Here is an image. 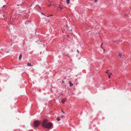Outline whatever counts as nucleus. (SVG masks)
I'll use <instances>...</instances> for the list:
<instances>
[{
	"instance_id": "f3484780",
	"label": "nucleus",
	"mask_w": 131,
	"mask_h": 131,
	"mask_svg": "<svg viewBox=\"0 0 131 131\" xmlns=\"http://www.w3.org/2000/svg\"><path fill=\"white\" fill-rule=\"evenodd\" d=\"M112 73H109V75H112Z\"/></svg>"
},
{
	"instance_id": "2eb2a0df",
	"label": "nucleus",
	"mask_w": 131,
	"mask_h": 131,
	"mask_svg": "<svg viewBox=\"0 0 131 131\" xmlns=\"http://www.w3.org/2000/svg\"><path fill=\"white\" fill-rule=\"evenodd\" d=\"M61 111L63 114H64L65 113L64 112L63 110H62Z\"/></svg>"
},
{
	"instance_id": "0eeeda50",
	"label": "nucleus",
	"mask_w": 131,
	"mask_h": 131,
	"mask_svg": "<svg viewBox=\"0 0 131 131\" xmlns=\"http://www.w3.org/2000/svg\"><path fill=\"white\" fill-rule=\"evenodd\" d=\"M109 70H107V71L105 72L107 74H109Z\"/></svg>"
},
{
	"instance_id": "412c9836",
	"label": "nucleus",
	"mask_w": 131,
	"mask_h": 131,
	"mask_svg": "<svg viewBox=\"0 0 131 131\" xmlns=\"http://www.w3.org/2000/svg\"><path fill=\"white\" fill-rule=\"evenodd\" d=\"M53 16V15H50V16Z\"/></svg>"
},
{
	"instance_id": "6e6552de",
	"label": "nucleus",
	"mask_w": 131,
	"mask_h": 131,
	"mask_svg": "<svg viewBox=\"0 0 131 131\" xmlns=\"http://www.w3.org/2000/svg\"><path fill=\"white\" fill-rule=\"evenodd\" d=\"M58 7L60 9H62V7L61 6H59Z\"/></svg>"
},
{
	"instance_id": "f257e3e1",
	"label": "nucleus",
	"mask_w": 131,
	"mask_h": 131,
	"mask_svg": "<svg viewBox=\"0 0 131 131\" xmlns=\"http://www.w3.org/2000/svg\"><path fill=\"white\" fill-rule=\"evenodd\" d=\"M53 124L52 123H48V121L46 119L43 120L42 123V126L43 127H45L47 128H50L53 126Z\"/></svg>"
},
{
	"instance_id": "ddd939ff",
	"label": "nucleus",
	"mask_w": 131,
	"mask_h": 131,
	"mask_svg": "<svg viewBox=\"0 0 131 131\" xmlns=\"http://www.w3.org/2000/svg\"><path fill=\"white\" fill-rule=\"evenodd\" d=\"M103 45V43H102L101 44V47L102 49H103V47H102V45Z\"/></svg>"
},
{
	"instance_id": "423d86ee",
	"label": "nucleus",
	"mask_w": 131,
	"mask_h": 131,
	"mask_svg": "<svg viewBox=\"0 0 131 131\" xmlns=\"http://www.w3.org/2000/svg\"><path fill=\"white\" fill-rule=\"evenodd\" d=\"M22 58V55H21V54H20L19 57V60H21V58Z\"/></svg>"
},
{
	"instance_id": "a878e982",
	"label": "nucleus",
	"mask_w": 131,
	"mask_h": 131,
	"mask_svg": "<svg viewBox=\"0 0 131 131\" xmlns=\"http://www.w3.org/2000/svg\"><path fill=\"white\" fill-rule=\"evenodd\" d=\"M103 49L104 51H105V50L104 49Z\"/></svg>"
},
{
	"instance_id": "9b49d317",
	"label": "nucleus",
	"mask_w": 131,
	"mask_h": 131,
	"mask_svg": "<svg viewBox=\"0 0 131 131\" xmlns=\"http://www.w3.org/2000/svg\"><path fill=\"white\" fill-rule=\"evenodd\" d=\"M57 120L58 121H60V119L59 118V117H58L57 119Z\"/></svg>"
},
{
	"instance_id": "39448f33",
	"label": "nucleus",
	"mask_w": 131,
	"mask_h": 131,
	"mask_svg": "<svg viewBox=\"0 0 131 131\" xmlns=\"http://www.w3.org/2000/svg\"><path fill=\"white\" fill-rule=\"evenodd\" d=\"M69 84H70V86H72L73 85V84L70 81L69 82Z\"/></svg>"
},
{
	"instance_id": "20e7f679",
	"label": "nucleus",
	"mask_w": 131,
	"mask_h": 131,
	"mask_svg": "<svg viewBox=\"0 0 131 131\" xmlns=\"http://www.w3.org/2000/svg\"><path fill=\"white\" fill-rule=\"evenodd\" d=\"M67 99L66 98H64L62 100V102L63 103H64L65 101H66Z\"/></svg>"
},
{
	"instance_id": "a211bd4d",
	"label": "nucleus",
	"mask_w": 131,
	"mask_h": 131,
	"mask_svg": "<svg viewBox=\"0 0 131 131\" xmlns=\"http://www.w3.org/2000/svg\"><path fill=\"white\" fill-rule=\"evenodd\" d=\"M108 75L109 78H110L111 77L110 75Z\"/></svg>"
},
{
	"instance_id": "f03ea898",
	"label": "nucleus",
	"mask_w": 131,
	"mask_h": 131,
	"mask_svg": "<svg viewBox=\"0 0 131 131\" xmlns=\"http://www.w3.org/2000/svg\"><path fill=\"white\" fill-rule=\"evenodd\" d=\"M41 122L39 121H36L34 122V127H37L40 124Z\"/></svg>"
},
{
	"instance_id": "1a4fd4ad",
	"label": "nucleus",
	"mask_w": 131,
	"mask_h": 131,
	"mask_svg": "<svg viewBox=\"0 0 131 131\" xmlns=\"http://www.w3.org/2000/svg\"><path fill=\"white\" fill-rule=\"evenodd\" d=\"M27 66H32V65H31L29 63H28L27 64Z\"/></svg>"
},
{
	"instance_id": "393cba45",
	"label": "nucleus",
	"mask_w": 131,
	"mask_h": 131,
	"mask_svg": "<svg viewBox=\"0 0 131 131\" xmlns=\"http://www.w3.org/2000/svg\"><path fill=\"white\" fill-rule=\"evenodd\" d=\"M51 5H49V6H51Z\"/></svg>"
},
{
	"instance_id": "4be33fe9",
	"label": "nucleus",
	"mask_w": 131,
	"mask_h": 131,
	"mask_svg": "<svg viewBox=\"0 0 131 131\" xmlns=\"http://www.w3.org/2000/svg\"><path fill=\"white\" fill-rule=\"evenodd\" d=\"M5 6V5H4V6H3V7H4Z\"/></svg>"
},
{
	"instance_id": "bb28decb",
	"label": "nucleus",
	"mask_w": 131,
	"mask_h": 131,
	"mask_svg": "<svg viewBox=\"0 0 131 131\" xmlns=\"http://www.w3.org/2000/svg\"><path fill=\"white\" fill-rule=\"evenodd\" d=\"M49 16H47V17H49Z\"/></svg>"
},
{
	"instance_id": "7ed1b4c3",
	"label": "nucleus",
	"mask_w": 131,
	"mask_h": 131,
	"mask_svg": "<svg viewBox=\"0 0 131 131\" xmlns=\"http://www.w3.org/2000/svg\"><path fill=\"white\" fill-rule=\"evenodd\" d=\"M23 2L21 0H20L17 1V6H22L23 4Z\"/></svg>"
},
{
	"instance_id": "cd10ccee",
	"label": "nucleus",
	"mask_w": 131,
	"mask_h": 131,
	"mask_svg": "<svg viewBox=\"0 0 131 131\" xmlns=\"http://www.w3.org/2000/svg\"><path fill=\"white\" fill-rule=\"evenodd\" d=\"M66 79V78H65L64 79Z\"/></svg>"
},
{
	"instance_id": "5701e85b",
	"label": "nucleus",
	"mask_w": 131,
	"mask_h": 131,
	"mask_svg": "<svg viewBox=\"0 0 131 131\" xmlns=\"http://www.w3.org/2000/svg\"><path fill=\"white\" fill-rule=\"evenodd\" d=\"M42 14L43 15H44V14H43V13H42Z\"/></svg>"
},
{
	"instance_id": "aec40b11",
	"label": "nucleus",
	"mask_w": 131,
	"mask_h": 131,
	"mask_svg": "<svg viewBox=\"0 0 131 131\" xmlns=\"http://www.w3.org/2000/svg\"><path fill=\"white\" fill-rule=\"evenodd\" d=\"M70 31H72V29H71L70 30Z\"/></svg>"
},
{
	"instance_id": "6ab92c4d",
	"label": "nucleus",
	"mask_w": 131,
	"mask_h": 131,
	"mask_svg": "<svg viewBox=\"0 0 131 131\" xmlns=\"http://www.w3.org/2000/svg\"><path fill=\"white\" fill-rule=\"evenodd\" d=\"M77 52H78V53H79V51H78V50H77Z\"/></svg>"
},
{
	"instance_id": "f8f14e48",
	"label": "nucleus",
	"mask_w": 131,
	"mask_h": 131,
	"mask_svg": "<svg viewBox=\"0 0 131 131\" xmlns=\"http://www.w3.org/2000/svg\"><path fill=\"white\" fill-rule=\"evenodd\" d=\"M67 2V4H68L70 3V0H66Z\"/></svg>"
},
{
	"instance_id": "4468645a",
	"label": "nucleus",
	"mask_w": 131,
	"mask_h": 131,
	"mask_svg": "<svg viewBox=\"0 0 131 131\" xmlns=\"http://www.w3.org/2000/svg\"><path fill=\"white\" fill-rule=\"evenodd\" d=\"M64 117V116L63 115H62V116H61L60 117L61 118H63Z\"/></svg>"
},
{
	"instance_id": "9d476101",
	"label": "nucleus",
	"mask_w": 131,
	"mask_h": 131,
	"mask_svg": "<svg viewBox=\"0 0 131 131\" xmlns=\"http://www.w3.org/2000/svg\"><path fill=\"white\" fill-rule=\"evenodd\" d=\"M119 56L120 57H122L123 56V55H122V53H120V54L119 55Z\"/></svg>"
},
{
	"instance_id": "dca6fc26",
	"label": "nucleus",
	"mask_w": 131,
	"mask_h": 131,
	"mask_svg": "<svg viewBox=\"0 0 131 131\" xmlns=\"http://www.w3.org/2000/svg\"><path fill=\"white\" fill-rule=\"evenodd\" d=\"M97 1V0H95L94 2L95 3H96Z\"/></svg>"
},
{
	"instance_id": "b1692460",
	"label": "nucleus",
	"mask_w": 131,
	"mask_h": 131,
	"mask_svg": "<svg viewBox=\"0 0 131 131\" xmlns=\"http://www.w3.org/2000/svg\"><path fill=\"white\" fill-rule=\"evenodd\" d=\"M64 82V81L62 82V83H63Z\"/></svg>"
}]
</instances>
